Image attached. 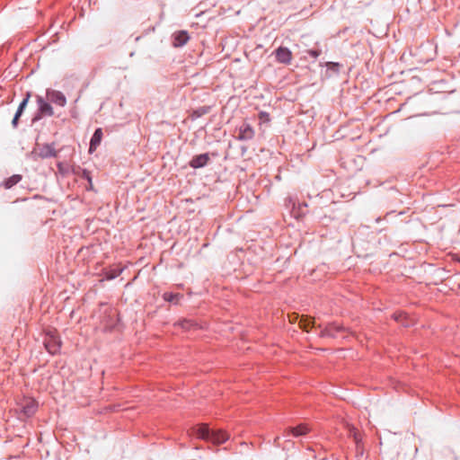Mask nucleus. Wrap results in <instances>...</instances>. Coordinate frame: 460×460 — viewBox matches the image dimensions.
<instances>
[{
    "mask_svg": "<svg viewBox=\"0 0 460 460\" xmlns=\"http://www.w3.org/2000/svg\"><path fill=\"white\" fill-rule=\"evenodd\" d=\"M46 349L50 354H57L61 347V341L59 337L54 335V334H49L44 341Z\"/></svg>",
    "mask_w": 460,
    "mask_h": 460,
    "instance_id": "f257e3e1",
    "label": "nucleus"
},
{
    "mask_svg": "<svg viewBox=\"0 0 460 460\" xmlns=\"http://www.w3.org/2000/svg\"><path fill=\"white\" fill-rule=\"evenodd\" d=\"M47 98L49 102L61 107H64L66 103V99L65 95L58 91L49 90L47 92Z\"/></svg>",
    "mask_w": 460,
    "mask_h": 460,
    "instance_id": "f03ea898",
    "label": "nucleus"
},
{
    "mask_svg": "<svg viewBox=\"0 0 460 460\" xmlns=\"http://www.w3.org/2000/svg\"><path fill=\"white\" fill-rule=\"evenodd\" d=\"M276 58L279 63L290 64L292 60V52L284 47H279L276 49Z\"/></svg>",
    "mask_w": 460,
    "mask_h": 460,
    "instance_id": "7ed1b4c3",
    "label": "nucleus"
},
{
    "mask_svg": "<svg viewBox=\"0 0 460 460\" xmlns=\"http://www.w3.org/2000/svg\"><path fill=\"white\" fill-rule=\"evenodd\" d=\"M189 40L190 36L186 31H179L172 35V45L175 48H180L185 45Z\"/></svg>",
    "mask_w": 460,
    "mask_h": 460,
    "instance_id": "20e7f679",
    "label": "nucleus"
},
{
    "mask_svg": "<svg viewBox=\"0 0 460 460\" xmlns=\"http://www.w3.org/2000/svg\"><path fill=\"white\" fill-rule=\"evenodd\" d=\"M229 438V435L223 430H212L209 441L215 445L226 442Z\"/></svg>",
    "mask_w": 460,
    "mask_h": 460,
    "instance_id": "39448f33",
    "label": "nucleus"
},
{
    "mask_svg": "<svg viewBox=\"0 0 460 460\" xmlns=\"http://www.w3.org/2000/svg\"><path fill=\"white\" fill-rule=\"evenodd\" d=\"M254 136L252 128L246 123H243L239 128L238 138L241 140L252 139Z\"/></svg>",
    "mask_w": 460,
    "mask_h": 460,
    "instance_id": "423d86ee",
    "label": "nucleus"
},
{
    "mask_svg": "<svg viewBox=\"0 0 460 460\" xmlns=\"http://www.w3.org/2000/svg\"><path fill=\"white\" fill-rule=\"evenodd\" d=\"M310 430L311 429L307 424L302 423L296 427L288 428V429H286V432L292 434L294 437H299L306 435L307 433H309Z\"/></svg>",
    "mask_w": 460,
    "mask_h": 460,
    "instance_id": "0eeeda50",
    "label": "nucleus"
},
{
    "mask_svg": "<svg viewBox=\"0 0 460 460\" xmlns=\"http://www.w3.org/2000/svg\"><path fill=\"white\" fill-rule=\"evenodd\" d=\"M211 431L212 430L209 429L207 424L199 425L195 429V434L197 435V437L206 441H209Z\"/></svg>",
    "mask_w": 460,
    "mask_h": 460,
    "instance_id": "6e6552de",
    "label": "nucleus"
},
{
    "mask_svg": "<svg viewBox=\"0 0 460 460\" xmlns=\"http://www.w3.org/2000/svg\"><path fill=\"white\" fill-rule=\"evenodd\" d=\"M38 104H39V111L41 115L43 116H52L53 115V109L51 105L48 102H46L42 97L39 96L37 99Z\"/></svg>",
    "mask_w": 460,
    "mask_h": 460,
    "instance_id": "1a4fd4ad",
    "label": "nucleus"
},
{
    "mask_svg": "<svg viewBox=\"0 0 460 460\" xmlns=\"http://www.w3.org/2000/svg\"><path fill=\"white\" fill-rule=\"evenodd\" d=\"M102 139V128H97L93 133V136L90 142L89 152L93 153L96 150V148L100 146Z\"/></svg>",
    "mask_w": 460,
    "mask_h": 460,
    "instance_id": "9d476101",
    "label": "nucleus"
},
{
    "mask_svg": "<svg viewBox=\"0 0 460 460\" xmlns=\"http://www.w3.org/2000/svg\"><path fill=\"white\" fill-rule=\"evenodd\" d=\"M31 97V93H26V97L23 99V101L20 103L19 107H18V110L14 115V118L12 121V124L13 127H16L17 126V123H18V119L19 118L21 117V115L22 114L24 109L26 108L27 106V103L29 102V99Z\"/></svg>",
    "mask_w": 460,
    "mask_h": 460,
    "instance_id": "9b49d317",
    "label": "nucleus"
},
{
    "mask_svg": "<svg viewBox=\"0 0 460 460\" xmlns=\"http://www.w3.org/2000/svg\"><path fill=\"white\" fill-rule=\"evenodd\" d=\"M208 159L209 158L207 154L199 155L193 157L190 164L193 168H199L207 164Z\"/></svg>",
    "mask_w": 460,
    "mask_h": 460,
    "instance_id": "f8f14e48",
    "label": "nucleus"
},
{
    "mask_svg": "<svg viewBox=\"0 0 460 460\" xmlns=\"http://www.w3.org/2000/svg\"><path fill=\"white\" fill-rule=\"evenodd\" d=\"M36 402L31 399H28L25 401L24 405H22V411L26 416H31L36 411Z\"/></svg>",
    "mask_w": 460,
    "mask_h": 460,
    "instance_id": "ddd939ff",
    "label": "nucleus"
},
{
    "mask_svg": "<svg viewBox=\"0 0 460 460\" xmlns=\"http://www.w3.org/2000/svg\"><path fill=\"white\" fill-rule=\"evenodd\" d=\"M22 180V175L20 174H13V176L9 177L3 182V186L5 189H11L13 186L16 185L20 181Z\"/></svg>",
    "mask_w": 460,
    "mask_h": 460,
    "instance_id": "4468645a",
    "label": "nucleus"
},
{
    "mask_svg": "<svg viewBox=\"0 0 460 460\" xmlns=\"http://www.w3.org/2000/svg\"><path fill=\"white\" fill-rule=\"evenodd\" d=\"M299 326L305 332H309L310 328L314 326V321H311L307 317H302L299 321Z\"/></svg>",
    "mask_w": 460,
    "mask_h": 460,
    "instance_id": "2eb2a0df",
    "label": "nucleus"
},
{
    "mask_svg": "<svg viewBox=\"0 0 460 460\" xmlns=\"http://www.w3.org/2000/svg\"><path fill=\"white\" fill-rule=\"evenodd\" d=\"M393 317L396 322L401 323L404 326L411 325V323L407 321L408 316L403 313H395L394 314Z\"/></svg>",
    "mask_w": 460,
    "mask_h": 460,
    "instance_id": "dca6fc26",
    "label": "nucleus"
},
{
    "mask_svg": "<svg viewBox=\"0 0 460 460\" xmlns=\"http://www.w3.org/2000/svg\"><path fill=\"white\" fill-rule=\"evenodd\" d=\"M393 317L396 322L401 323L404 326L411 325V323L407 321L408 316L403 313H395L394 314Z\"/></svg>",
    "mask_w": 460,
    "mask_h": 460,
    "instance_id": "f3484780",
    "label": "nucleus"
},
{
    "mask_svg": "<svg viewBox=\"0 0 460 460\" xmlns=\"http://www.w3.org/2000/svg\"><path fill=\"white\" fill-rule=\"evenodd\" d=\"M341 330H342V326L336 324V323H332V324H329L325 328L324 334L325 335H333L334 332H340Z\"/></svg>",
    "mask_w": 460,
    "mask_h": 460,
    "instance_id": "a211bd4d",
    "label": "nucleus"
},
{
    "mask_svg": "<svg viewBox=\"0 0 460 460\" xmlns=\"http://www.w3.org/2000/svg\"><path fill=\"white\" fill-rule=\"evenodd\" d=\"M181 297V295L180 294H172V293H164V299L168 302H172L175 304L179 303L180 298Z\"/></svg>",
    "mask_w": 460,
    "mask_h": 460,
    "instance_id": "6ab92c4d",
    "label": "nucleus"
},
{
    "mask_svg": "<svg viewBox=\"0 0 460 460\" xmlns=\"http://www.w3.org/2000/svg\"><path fill=\"white\" fill-rule=\"evenodd\" d=\"M177 324L184 330H190L192 327H195L197 325L196 323H192L190 320L180 321Z\"/></svg>",
    "mask_w": 460,
    "mask_h": 460,
    "instance_id": "aec40b11",
    "label": "nucleus"
},
{
    "mask_svg": "<svg viewBox=\"0 0 460 460\" xmlns=\"http://www.w3.org/2000/svg\"><path fill=\"white\" fill-rule=\"evenodd\" d=\"M260 119L262 120V121H269L270 120V117H269V114H267L266 112H261L260 113Z\"/></svg>",
    "mask_w": 460,
    "mask_h": 460,
    "instance_id": "412c9836",
    "label": "nucleus"
},
{
    "mask_svg": "<svg viewBox=\"0 0 460 460\" xmlns=\"http://www.w3.org/2000/svg\"><path fill=\"white\" fill-rule=\"evenodd\" d=\"M298 317H299V316H298V314H296V313H294V314H292L288 315V318H289V322H290V323H295L296 321H297Z\"/></svg>",
    "mask_w": 460,
    "mask_h": 460,
    "instance_id": "4be33fe9",
    "label": "nucleus"
},
{
    "mask_svg": "<svg viewBox=\"0 0 460 460\" xmlns=\"http://www.w3.org/2000/svg\"><path fill=\"white\" fill-rule=\"evenodd\" d=\"M308 54L310 56H312L313 58H316L319 55H320V52L317 51V50H308Z\"/></svg>",
    "mask_w": 460,
    "mask_h": 460,
    "instance_id": "5701e85b",
    "label": "nucleus"
},
{
    "mask_svg": "<svg viewBox=\"0 0 460 460\" xmlns=\"http://www.w3.org/2000/svg\"><path fill=\"white\" fill-rule=\"evenodd\" d=\"M327 66H329L332 69H337L339 67V64L329 62V63H327Z\"/></svg>",
    "mask_w": 460,
    "mask_h": 460,
    "instance_id": "b1692460",
    "label": "nucleus"
},
{
    "mask_svg": "<svg viewBox=\"0 0 460 460\" xmlns=\"http://www.w3.org/2000/svg\"><path fill=\"white\" fill-rule=\"evenodd\" d=\"M47 155H49V156L55 155V153L53 150H49V153L47 154Z\"/></svg>",
    "mask_w": 460,
    "mask_h": 460,
    "instance_id": "393cba45",
    "label": "nucleus"
},
{
    "mask_svg": "<svg viewBox=\"0 0 460 460\" xmlns=\"http://www.w3.org/2000/svg\"><path fill=\"white\" fill-rule=\"evenodd\" d=\"M354 438H355V440L358 441V437H357L356 433L354 434Z\"/></svg>",
    "mask_w": 460,
    "mask_h": 460,
    "instance_id": "a878e982",
    "label": "nucleus"
}]
</instances>
